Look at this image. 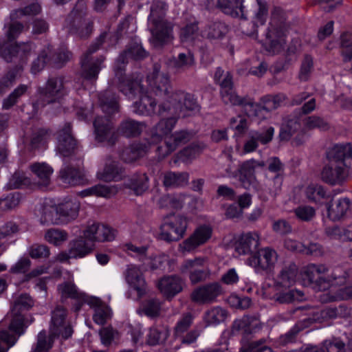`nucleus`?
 I'll use <instances>...</instances> for the list:
<instances>
[{
	"label": "nucleus",
	"mask_w": 352,
	"mask_h": 352,
	"mask_svg": "<svg viewBox=\"0 0 352 352\" xmlns=\"http://www.w3.org/2000/svg\"><path fill=\"white\" fill-rule=\"evenodd\" d=\"M146 85H133L131 93L136 90L140 94V100L133 104V111L138 114L148 116L153 113L174 116L177 118L199 113L200 107L194 96L181 90L173 91L168 75L155 65L153 71L146 80Z\"/></svg>",
	"instance_id": "1"
},
{
	"label": "nucleus",
	"mask_w": 352,
	"mask_h": 352,
	"mask_svg": "<svg viewBox=\"0 0 352 352\" xmlns=\"http://www.w3.org/2000/svg\"><path fill=\"white\" fill-rule=\"evenodd\" d=\"M346 272L340 267L329 272L325 265L309 263L301 268L298 279L303 286L327 290L319 298L322 302H329L352 298V286L342 287L346 283Z\"/></svg>",
	"instance_id": "2"
},
{
	"label": "nucleus",
	"mask_w": 352,
	"mask_h": 352,
	"mask_svg": "<svg viewBox=\"0 0 352 352\" xmlns=\"http://www.w3.org/2000/svg\"><path fill=\"white\" fill-rule=\"evenodd\" d=\"M168 118L162 119L151 132V140L145 139L141 142L133 143L129 148H126L122 153L121 157L126 162H133L145 155L151 145L159 143L164 139V144L158 146L157 153L163 158L171 153L180 144L188 140V133L186 131H179L170 135L175 127L177 118L169 116Z\"/></svg>",
	"instance_id": "3"
},
{
	"label": "nucleus",
	"mask_w": 352,
	"mask_h": 352,
	"mask_svg": "<svg viewBox=\"0 0 352 352\" xmlns=\"http://www.w3.org/2000/svg\"><path fill=\"white\" fill-rule=\"evenodd\" d=\"M299 274L295 263L285 265L276 277L272 286L267 283L263 284V296L280 304L303 300L305 294L302 291L291 289L297 280L299 281Z\"/></svg>",
	"instance_id": "4"
},
{
	"label": "nucleus",
	"mask_w": 352,
	"mask_h": 352,
	"mask_svg": "<svg viewBox=\"0 0 352 352\" xmlns=\"http://www.w3.org/2000/svg\"><path fill=\"white\" fill-rule=\"evenodd\" d=\"M34 302L28 294L19 296L14 301L10 316L5 318L3 322L9 323V332L0 331V352H7L12 346L19 336L23 333L27 322L24 313L33 306Z\"/></svg>",
	"instance_id": "5"
},
{
	"label": "nucleus",
	"mask_w": 352,
	"mask_h": 352,
	"mask_svg": "<svg viewBox=\"0 0 352 352\" xmlns=\"http://www.w3.org/2000/svg\"><path fill=\"white\" fill-rule=\"evenodd\" d=\"M352 160V145L337 144L329 152V162L320 173L322 181L336 184L344 180L349 175V167L345 160Z\"/></svg>",
	"instance_id": "6"
},
{
	"label": "nucleus",
	"mask_w": 352,
	"mask_h": 352,
	"mask_svg": "<svg viewBox=\"0 0 352 352\" xmlns=\"http://www.w3.org/2000/svg\"><path fill=\"white\" fill-rule=\"evenodd\" d=\"M166 10V3L163 1L155 0L148 17V28L152 34L151 41L156 47L172 39V26L164 19Z\"/></svg>",
	"instance_id": "7"
},
{
	"label": "nucleus",
	"mask_w": 352,
	"mask_h": 352,
	"mask_svg": "<svg viewBox=\"0 0 352 352\" xmlns=\"http://www.w3.org/2000/svg\"><path fill=\"white\" fill-rule=\"evenodd\" d=\"M214 79L221 87V94L225 103L240 107L249 117L257 115L258 105L250 98H240L233 90L230 73H224L221 69L218 68L214 73Z\"/></svg>",
	"instance_id": "8"
},
{
	"label": "nucleus",
	"mask_w": 352,
	"mask_h": 352,
	"mask_svg": "<svg viewBox=\"0 0 352 352\" xmlns=\"http://www.w3.org/2000/svg\"><path fill=\"white\" fill-rule=\"evenodd\" d=\"M23 26L21 23H13L6 31L7 42L0 48L3 58L8 62L12 61L14 56H19L23 63H25L32 49L31 43H23L20 45L9 44L21 32Z\"/></svg>",
	"instance_id": "9"
},
{
	"label": "nucleus",
	"mask_w": 352,
	"mask_h": 352,
	"mask_svg": "<svg viewBox=\"0 0 352 352\" xmlns=\"http://www.w3.org/2000/svg\"><path fill=\"white\" fill-rule=\"evenodd\" d=\"M188 226V219L180 214L166 217L160 226V237L168 241H177L182 239Z\"/></svg>",
	"instance_id": "10"
},
{
	"label": "nucleus",
	"mask_w": 352,
	"mask_h": 352,
	"mask_svg": "<svg viewBox=\"0 0 352 352\" xmlns=\"http://www.w3.org/2000/svg\"><path fill=\"white\" fill-rule=\"evenodd\" d=\"M335 316V311L329 310V307L324 309H312L309 311L308 317L298 322L288 333L280 338V343L286 344L292 342L298 332L304 328L308 327L313 322H323L332 319Z\"/></svg>",
	"instance_id": "11"
},
{
	"label": "nucleus",
	"mask_w": 352,
	"mask_h": 352,
	"mask_svg": "<svg viewBox=\"0 0 352 352\" xmlns=\"http://www.w3.org/2000/svg\"><path fill=\"white\" fill-rule=\"evenodd\" d=\"M212 234L213 228L210 224H199L188 238L179 244L178 251L182 254L193 252L208 243Z\"/></svg>",
	"instance_id": "12"
},
{
	"label": "nucleus",
	"mask_w": 352,
	"mask_h": 352,
	"mask_svg": "<svg viewBox=\"0 0 352 352\" xmlns=\"http://www.w3.org/2000/svg\"><path fill=\"white\" fill-rule=\"evenodd\" d=\"M277 261V252L270 248H265L258 250L256 254L248 258L246 263L257 272H271L274 270Z\"/></svg>",
	"instance_id": "13"
},
{
	"label": "nucleus",
	"mask_w": 352,
	"mask_h": 352,
	"mask_svg": "<svg viewBox=\"0 0 352 352\" xmlns=\"http://www.w3.org/2000/svg\"><path fill=\"white\" fill-rule=\"evenodd\" d=\"M206 258L199 256L193 259L185 260L179 267V271L183 274H188L189 279L192 284L205 280L210 274L208 270L201 269L205 263Z\"/></svg>",
	"instance_id": "14"
},
{
	"label": "nucleus",
	"mask_w": 352,
	"mask_h": 352,
	"mask_svg": "<svg viewBox=\"0 0 352 352\" xmlns=\"http://www.w3.org/2000/svg\"><path fill=\"white\" fill-rule=\"evenodd\" d=\"M50 333L52 336L64 340L70 338L73 333L70 324L66 320V311L60 306H58L52 311Z\"/></svg>",
	"instance_id": "15"
},
{
	"label": "nucleus",
	"mask_w": 352,
	"mask_h": 352,
	"mask_svg": "<svg viewBox=\"0 0 352 352\" xmlns=\"http://www.w3.org/2000/svg\"><path fill=\"white\" fill-rule=\"evenodd\" d=\"M223 292L219 283H212L196 288L190 295L191 300L198 304L211 303Z\"/></svg>",
	"instance_id": "16"
},
{
	"label": "nucleus",
	"mask_w": 352,
	"mask_h": 352,
	"mask_svg": "<svg viewBox=\"0 0 352 352\" xmlns=\"http://www.w3.org/2000/svg\"><path fill=\"white\" fill-rule=\"evenodd\" d=\"M83 237L91 242L111 241L116 237V231L107 225L93 223L85 229Z\"/></svg>",
	"instance_id": "17"
},
{
	"label": "nucleus",
	"mask_w": 352,
	"mask_h": 352,
	"mask_svg": "<svg viewBox=\"0 0 352 352\" xmlns=\"http://www.w3.org/2000/svg\"><path fill=\"white\" fill-rule=\"evenodd\" d=\"M58 290L63 298L77 299L80 302L81 304L76 307V311L80 309L83 302L87 303L93 307L98 306L100 303V300L97 298L86 296L85 294L80 292L76 286L71 281L59 285Z\"/></svg>",
	"instance_id": "18"
},
{
	"label": "nucleus",
	"mask_w": 352,
	"mask_h": 352,
	"mask_svg": "<svg viewBox=\"0 0 352 352\" xmlns=\"http://www.w3.org/2000/svg\"><path fill=\"white\" fill-rule=\"evenodd\" d=\"M185 285L184 281L177 275L164 276L157 283V287L168 300H171L180 293Z\"/></svg>",
	"instance_id": "19"
},
{
	"label": "nucleus",
	"mask_w": 352,
	"mask_h": 352,
	"mask_svg": "<svg viewBox=\"0 0 352 352\" xmlns=\"http://www.w3.org/2000/svg\"><path fill=\"white\" fill-rule=\"evenodd\" d=\"M34 213L42 225H61L58 206L51 201H46L37 206Z\"/></svg>",
	"instance_id": "20"
},
{
	"label": "nucleus",
	"mask_w": 352,
	"mask_h": 352,
	"mask_svg": "<svg viewBox=\"0 0 352 352\" xmlns=\"http://www.w3.org/2000/svg\"><path fill=\"white\" fill-rule=\"evenodd\" d=\"M126 280L130 287V292H135L136 296H131L134 300L142 298L146 292V285L140 269L135 265H130L126 272Z\"/></svg>",
	"instance_id": "21"
},
{
	"label": "nucleus",
	"mask_w": 352,
	"mask_h": 352,
	"mask_svg": "<svg viewBox=\"0 0 352 352\" xmlns=\"http://www.w3.org/2000/svg\"><path fill=\"white\" fill-rule=\"evenodd\" d=\"M70 32L78 34L81 37L88 36L91 32V24L84 19V13L73 10L66 20Z\"/></svg>",
	"instance_id": "22"
},
{
	"label": "nucleus",
	"mask_w": 352,
	"mask_h": 352,
	"mask_svg": "<svg viewBox=\"0 0 352 352\" xmlns=\"http://www.w3.org/2000/svg\"><path fill=\"white\" fill-rule=\"evenodd\" d=\"M302 129V127L298 119H289L285 121L281 126L279 134L280 138L281 140L287 141L290 140L294 135L297 133L294 142L296 145H300L305 142L306 140L305 133H302L301 131Z\"/></svg>",
	"instance_id": "23"
},
{
	"label": "nucleus",
	"mask_w": 352,
	"mask_h": 352,
	"mask_svg": "<svg viewBox=\"0 0 352 352\" xmlns=\"http://www.w3.org/2000/svg\"><path fill=\"white\" fill-rule=\"evenodd\" d=\"M260 237L256 232L241 234L236 243L235 250L240 255L253 256L259 246Z\"/></svg>",
	"instance_id": "24"
},
{
	"label": "nucleus",
	"mask_w": 352,
	"mask_h": 352,
	"mask_svg": "<svg viewBox=\"0 0 352 352\" xmlns=\"http://www.w3.org/2000/svg\"><path fill=\"white\" fill-rule=\"evenodd\" d=\"M206 3L208 8L219 7L232 17H244L243 0H206Z\"/></svg>",
	"instance_id": "25"
},
{
	"label": "nucleus",
	"mask_w": 352,
	"mask_h": 352,
	"mask_svg": "<svg viewBox=\"0 0 352 352\" xmlns=\"http://www.w3.org/2000/svg\"><path fill=\"white\" fill-rule=\"evenodd\" d=\"M99 48V44L91 46L81 60L82 75L85 78L91 80L95 78L101 69L103 59L93 60L90 55Z\"/></svg>",
	"instance_id": "26"
},
{
	"label": "nucleus",
	"mask_w": 352,
	"mask_h": 352,
	"mask_svg": "<svg viewBox=\"0 0 352 352\" xmlns=\"http://www.w3.org/2000/svg\"><path fill=\"white\" fill-rule=\"evenodd\" d=\"M274 129L268 126L262 131H251L249 134V139L243 146V153H249L254 151L258 146V142L263 144L270 142L273 138Z\"/></svg>",
	"instance_id": "27"
},
{
	"label": "nucleus",
	"mask_w": 352,
	"mask_h": 352,
	"mask_svg": "<svg viewBox=\"0 0 352 352\" xmlns=\"http://www.w3.org/2000/svg\"><path fill=\"white\" fill-rule=\"evenodd\" d=\"M94 126L96 139L98 142H106L109 144H113L115 142L117 136L113 131L111 122L108 118H96L94 122Z\"/></svg>",
	"instance_id": "28"
},
{
	"label": "nucleus",
	"mask_w": 352,
	"mask_h": 352,
	"mask_svg": "<svg viewBox=\"0 0 352 352\" xmlns=\"http://www.w3.org/2000/svg\"><path fill=\"white\" fill-rule=\"evenodd\" d=\"M61 225L77 218L80 209V203L76 200L68 199L57 205Z\"/></svg>",
	"instance_id": "29"
},
{
	"label": "nucleus",
	"mask_w": 352,
	"mask_h": 352,
	"mask_svg": "<svg viewBox=\"0 0 352 352\" xmlns=\"http://www.w3.org/2000/svg\"><path fill=\"white\" fill-rule=\"evenodd\" d=\"M39 94L47 103L56 101L64 94L63 80L60 78L50 79L46 88L41 90Z\"/></svg>",
	"instance_id": "30"
},
{
	"label": "nucleus",
	"mask_w": 352,
	"mask_h": 352,
	"mask_svg": "<svg viewBox=\"0 0 352 352\" xmlns=\"http://www.w3.org/2000/svg\"><path fill=\"white\" fill-rule=\"evenodd\" d=\"M265 166L263 161L251 159L243 162L240 166V180L245 188H248L250 183L254 179V172L258 168H263Z\"/></svg>",
	"instance_id": "31"
},
{
	"label": "nucleus",
	"mask_w": 352,
	"mask_h": 352,
	"mask_svg": "<svg viewBox=\"0 0 352 352\" xmlns=\"http://www.w3.org/2000/svg\"><path fill=\"white\" fill-rule=\"evenodd\" d=\"M75 146L76 141L71 135V126L67 124L58 133L57 148L61 154L67 156Z\"/></svg>",
	"instance_id": "32"
},
{
	"label": "nucleus",
	"mask_w": 352,
	"mask_h": 352,
	"mask_svg": "<svg viewBox=\"0 0 352 352\" xmlns=\"http://www.w3.org/2000/svg\"><path fill=\"white\" fill-rule=\"evenodd\" d=\"M303 193L306 198L315 204H322L323 201L331 199V195L325 188L318 184H310L303 189Z\"/></svg>",
	"instance_id": "33"
},
{
	"label": "nucleus",
	"mask_w": 352,
	"mask_h": 352,
	"mask_svg": "<svg viewBox=\"0 0 352 352\" xmlns=\"http://www.w3.org/2000/svg\"><path fill=\"white\" fill-rule=\"evenodd\" d=\"M285 43V34L282 30H270L266 36L265 47L272 53H278Z\"/></svg>",
	"instance_id": "34"
},
{
	"label": "nucleus",
	"mask_w": 352,
	"mask_h": 352,
	"mask_svg": "<svg viewBox=\"0 0 352 352\" xmlns=\"http://www.w3.org/2000/svg\"><path fill=\"white\" fill-rule=\"evenodd\" d=\"M97 178L104 182L118 181L121 179V170L116 162L109 159L102 170L97 173Z\"/></svg>",
	"instance_id": "35"
},
{
	"label": "nucleus",
	"mask_w": 352,
	"mask_h": 352,
	"mask_svg": "<svg viewBox=\"0 0 352 352\" xmlns=\"http://www.w3.org/2000/svg\"><path fill=\"white\" fill-rule=\"evenodd\" d=\"M349 208L350 201L346 198L340 199L331 205L327 204V217L331 221L340 220L345 215Z\"/></svg>",
	"instance_id": "36"
},
{
	"label": "nucleus",
	"mask_w": 352,
	"mask_h": 352,
	"mask_svg": "<svg viewBox=\"0 0 352 352\" xmlns=\"http://www.w3.org/2000/svg\"><path fill=\"white\" fill-rule=\"evenodd\" d=\"M62 182L69 186L82 185L85 183L83 173L76 168L65 166L60 170Z\"/></svg>",
	"instance_id": "37"
},
{
	"label": "nucleus",
	"mask_w": 352,
	"mask_h": 352,
	"mask_svg": "<svg viewBox=\"0 0 352 352\" xmlns=\"http://www.w3.org/2000/svg\"><path fill=\"white\" fill-rule=\"evenodd\" d=\"M32 172L37 177L38 185L46 187L50 184L53 169L46 163H34L30 166Z\"/></svg>",
	"instance_id": "38"
},
{
	"label": "nucleus",
	"mask_w": 352,
	"mask_h": 352,
	"mask_svg": "<svg viewBox=\"0 0 352 352\" xmlns=\"http://www.w3.org/2000/svg\"><path fill=\"white\" fill-rule=\"evenodd\" d=\"M69 249L71 256H73L74 258H80L90 254L94 249V245L80 238L70 243Z\"/></svg>",
	"instance_id": "39"
},
{
	"label": "nucleus",
	"mask_w": 352,
	"mask_h": 352,
	"mask_svg": "<svg viewBox=\"0 0 352 352\" xmlns=\"http://www.w3.org/2000/svg\"><path fill=\"white\" fill-rule=\"evenodd\" d=\"M227 317L228 312L225 309L214 306L205 312L204 320L207 325H217L224 322Z\"/></svg>",
	"instance_id": "40"
},
{
	"label": "nucleus",
	"mask_w": 352,
	"mask_h": 352,
	"mask_svg": "<svg viewBox=\"0 0 352 352\" xmlns=\"http://www.w3.org/2000/svg\"><path fill=\"white\" fill-rule=\"evenodd\" d=\"M189 175L187 173L168 172L164 174V184L166 187H180L188 184Z\"/></svg>",
	"instance_id": "41"
},
{
	"label": "nucleus",
	"mask_w": 352,
	"mask_h": 352,
	"mask_svg": "<svg viewBox=\"0 0 352 352\" xmlns=\"http://www.w3.org/2000/svg\"><path fill=\"white\" fill-rule=\"evenodd\" d=\"M169 334L170 331L166 326L151 327L147 336V342L150 345L160 344L165 342Z\"/></svg>",
	"instance_id": "42"
},
{
	"label": "nucleus",
	"mask_w": 352,
	"mask_h": 352,
	"mask_svg": "<svg viewBox=\"0 0 352 352\" xmlns=\"http://www.w3.org/2000/svg\"><path fill=\"white\" fill-rule=\"evenodd\" d=\"M148 178L145 174L133 175L126 183V187L131 189L135 195H141L147 188Z\"/></svg>",
	"instance_id": "43"
},
{
	"label": "nucleus",
	"mask_w": 352,
	"mask_h": 352,
	"mask_svg": "<svg viewBox=\"0 0 352 352\" xmlns=\"http://www.w3.org/2000/svg\"><path fill=\"white\" fill-rule=\"evenodd\" d=\"M68 239L66 231L58 228H50L44 234V239L54 246H60Z\"/></svg>",
	"instance_id": "44"
},
{
	"label": "nucleus",
	"mask_w": 352,
	"mask_h": 352,
	"mask_svg": "<svg viewBox=\"0 0 352 352\" xmlns=\"http://www.w3.org/2000/svg\"><path fill=\"white\" fill-rule=\"evenodd\" d=\"M100 105L102 111L112 114L118 110L117 98L110 91H106L99 97Z\"/></svg>",
	"instance_id": "45"
},
{
	"label": "nucleus",
	"mask_w": 352,
	"mask_h": 352,
	"mask_svg": "<svg viewBox=\"0 0 352 352\" xmlns=\"http://www.w3.org/2000/svg\"><path fill=\"white\" fill-rule=\"evenodd\" d=\"M145 128L143 122L127 120L123 122L120 126V132L126 137L138 135Z\"/></svg>",
	"instance_id": "46"
},
{
	"label": "nucleus",
	"mask_w": 352,
	"mask_h": 352,
	"mask_svg": "<svg viewBox=\"0 0 352 352\" xmlns=\"http://www.w3.org/2000/svg\"><path fill=\"white\" fill-rule=\"evenodd\" d=\"M267 6L265 1L257 0L256 8L254 10L253 23L256 26L263 25L267 18Z\"/></svg>",
	"instance_id": "47"
},
{
	"label": "nucleus",
	"mask_w": 352,
	"mask_h": 352,
	"mask_svg": "<svg viewBox=\"0 0 352 352\" xmlns=\"http://www.w3.org/2000/svg\"><path fill=\"white\" fill-rule=\"evenodd\" d=\"M249 122L244 116H236L230 119V128L234 131V135H241L248 129Z\"/></svg>",
	"instance_id": "48"
},
{
	"label": "nucleus",
	"mask_w": 352,
	"mask_h": 352,
	"mask_svg": "<svg viewBox=\"0 0 352 352\" xmlns=\"http://www.w3.org/2000/svg\"><path fill=\"white\" fill-rule=\"evenodd\" d=\"M303 126L302 133H305L307 130H312L314 129H320L325 130L327 129V122L321 118L317 116H309L305 118L303 120Z\"/></svg>",
	"instance_id": "49"
},
{
	"label": "nucleus",
	"mask_w": 352,
	"mask_h": 352,
	"mask_svg": "<svg viewBox=\"0 0 352 352\" xmlns=\"http://www.w3.org/2000/svg\"><path fill=\"white\" fill-rule=\"evenodd\" d=\"M296 218L302 221H310L316 216V209L309 205H300L294 210Z\"/></svg>",
	"instance_id": "50"
},
{
	"label": "nucleus",
	"mask_w": 352,
	"mask_h": 352,
	"mask_svg": "<svg viewBox=\"0 0 352 352\" xmlns=\"http://www.w3.org/2000/svg\"><path fill=\"white\" fill-rule=\"evenodd\" d=\"M48 53H51L50 46H47V48H45L39 53L37 58L33 62L32 65L31 72L32 74H35L44 68L45 64L50 60Z\"/></svg>",
	"instance_id": "51"
},
{
	"label": "nucleus",
	"mask_w": 352,
	"mask_h": 352,
	"mask_svg": "<svg viewBox=\"0 0 352 352\" xmlns=\"http://www.w3.org/2000/svg\"><path fill=\"white\" fill-rule=\"evenodd\" d=\"M28 87L25 85H20L3 100V108L8 109L16 103L18 99L23 96L28 90Z\"/></svg>",
	"instance_id": "52"
},
{
	"label": "nucleus",
	"mask_w": 352,
	"mask_h": 352,
	"mask_svg": "<svg viewBox=\"0 0 352 352\" xmlns=\"http://www.w3.org/2000/svg\"><path fill=\"white\" fill-rule=\"evenodd\" d=\"M120 189V188L116 185L107 186L98 184L94 186L95 196L109 199L115 196Z\"/></svg>",
	"instance_id": "53"
},
{
	"label": "nucleus",
	"mask_w": 352,
	"mask_h": 352,
	"mask_svg": "<svg viewBox=\"0 0 352 352\" xmlns=\"http://www.w3.org/2000/svg\"><path fill=\"white\" fill-rule=\"evenodd\" d=\"M203 150V147L197 144L190 145L184 150H182L178 154V158L184 162L191 161L197 157Z\"/></svg>",
	"instance_id": "54"
},
{
	"label": "nucleus",
	"mask_w": 352,
	"mask_h": 352,
	"mask_svg": "<svg viewBox=\"0 0 352 352\" xmlns=\"http://www.w3.org/2000/svg\"><path fill=\"white\" fill-rule=\"evenodd\" d=\"M193 316L191 314H186L177 321L175 327V334L176 336H183V334L188 331L193 322Z\"/></svg>",
	"instance_id": "55"
},
{
	"label": "nucleus",
	"mask_w": 352,
	"mask_h": 352,
	"mask_svg": "<svg viewBox=\"0 0 352 352\" xmlns=\"http://www.w3.org/2000/svg\"><path fill=\"white\" fill-rule=\"evenodd\" d=\"M142 309L144 314L148 317H157L161 314L162 302L157 299H151L146 302Z\"/></svg>",
	"instance_id": "56"
},
{
	"label": "nucleus",
	"mask_w": 352,
	"mask_h": 352,
	"mask_svg": "<svg viewBox=\"0 0 352 352\" xmlns=\"http://www.w3.org/2000/svg\"><path fill=\"white\" fill-rule=\"evenodd\" d=\"M22 71V67H16L14 69L9 72L7 75L0 80V94L12 85L15 80L21 76Z\"/></svg>",
	"instance_id": "57"
},
{
	"label": "nucleus",
	"mask_w": 352,
	"mask_h": 352,
	"mask_svg": "<svg viewBox=\"0 0 352 352\" xmlns=\"http://www.w3.org/2000/svg\"><path fill=\"white\" fill-rule=\"evenodd\" d=\"M194 64V57L190 52L180 53L173 62V67L179 70H184Z\"/></svg>",
	"instance_id": "58"
},
{
	"label": "nucleus",
	"mask_w": 352,
	"mask_h": 352,
	"mask_svg": "<svg viewBox=\"0 0 352 352\" xmlns=\"http://www.w3.org/2000/svg\"><path fill=\"white\" fill-rule=\"evenodd\" d=\"M54 336H50L47 338L45 331H41L38 334L37 344L34 352H45L48 351L52 346L53 343Z\"/></svg>",
	"instance_id": "59"
},
{
	"label": "nucleus",
	"mask_w": 352,
	"mask_h": 352,
	"mask_svg": "<svg viewBox=\"0 0 352 352\" xmlns=\"http://www.w3.org/2000/svg\"><path fill=\"white\" fill-rule=\"evenodd\" d=\"M342 54L345 60L352 59V34L346 32L341 36Z\"/></svg>",
	"instance_id": "60"
},
{
	"label": "nucleus",
	"mask_w": 352,
	"mask_h": 352,
	"mask_svg": "<svg viewBox=\"0 0 352 352\" xmlns=\"http://www.w3.org/2000/svg\"><path fill=\"white\" fill-rule=\"evenodd\" d=\"M199 36L197 27L195 23L187 25L181 30L180 38L182 42H191Z\"/></svg>",
	"instance_id": "61"
},
{
	"label": "nucleus",
	"mask_w": 352,
	"mask_h": 352,
	"mask_svg": "<svg viewBox=\"0 0 352 352\" xmlns=\"http://www.w3.org/2000/svg\"><path fill=\"white\" fill-rule=\"evenodd\" d=\"M28 254L32 258H47L50 251L45 245L34 244L28 248Z\"/></svg>",
	"instance_id": "62"
},
{
	"label": "nucleus",
	"mask_w": 352,
	"mask_h": 352,
	"mask_svg": "<svg viewBox=\"0 0 352 352\" xmlns=\"http://www.w3.org/2000/svg\"><path fill=\"white\" fill-rule=\"evenodd\" d=\"M111 316V309L107 306L98 307L93 316L94 322L100 325L104 324Z\"/></svg>",
	"instance_id": "63"
},
{
	"label": "nucleus",
	"mask_w": 352,
	"mask_h": 352,
	"mask_svg": "<svg viewBox=\"0 0 352 352\" xmlns=\"http://www.w3.org/2000/svg\"><path fill=\"white\" fill-rule=\"evenodd\" d=\"M321 352H344V344L339 339L326 340L320 349Z\"/></svg>",
	"instance_id": "64"
}]
</instances>
